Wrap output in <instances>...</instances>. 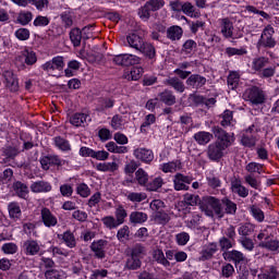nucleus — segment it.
Instances as JSON below:
<instances>
[{
	"label": "nucleus",
	"mask_w": 279,
	"mask_h": 279,
	"mask_svg": "<svg viewBox=\"0 0 279 279\" xmlns=\"http://www.w3.org/2000/svg\"><path fill=\"white\" fill-rule=\"evenodd\" d=\"M1 250L5 254H16L19 252V246L14 242L4 243Z\"/></svg>",
	"instance_id": "58"
},
{
	"label": "nucleus",
	"mask_w": 279,
	"mask_h": 279,
	"mask_svg": "<svg viewBox=\"0 0 279 279\" xmlns=\"http://www.w3.org/2000/svg\"><path fill=\"white\" fill-rule=\"evenodd\" d=\"M182 12L186 14V16H190L191 19H199L202 16V13L199 10L193 5L191 2H184Z\"/></svg>",
	"instance_id": "28"
},
{
	"label": "nucleus",
	"mask_w": 279,
	"mask_h": 279,
	"mask_svg": "<svg viewBox=\"0 0 279 279\" xmlns=\"http://www.w3.org/2000/svg\"><path fill=\"white\" fill-rule=\"evenodd\" d=\"M197 49V43L193 39H187L182 46V52L186 53L187 56L193 53Z\"/></svg>",
	"instance_id": "50"
},
{
	"label": "nucleus",
	"mask_w": 279,
	"mask_h": 279,
	"mask_svg": "<svg viewBox=\"0 0 279 279\" xmlns=\"http://www.w3.org/2000/svg\"><path fill=\"white\" fill-rule=\"evenodd\" d=\"M254 128L255 126L252 125L242 133L241 145H243V147H256V141H258V138L256 137V132H254Z\"/></svg>",
	"instance_id": "6"
},
{
	"label": "nucleus",
	"mask_w": 279,
	"mask_h": 279,
	"mask_svg": "<svg viewBox=\"0 0 279 279\" xmlns=\"http://www.w3.org/2000/svg\"><path fill=\"white\" fill-rule=\"evenodd\" d=\"M241 75L239 72H231L228 76V86L231 90H234L239 86Z\"/></svg>",
	"instance_id": "45"
},
{
	"label": "nucleus",
	"mask_w": 279,
	"mask_h": 279,
	"mask_svg": "<svg viewBox=\"0 0 279 279\" xmlns=\"http://www.w3.org/2000/svg\"><path fill=\"white\" fill-rule=\"evenodd\" d=\"M133 156H135L137 160H142V162L146 163H149L151 160H154V151L147 148H136L133 151Z\"/></svg>",
	"instance_id": "15"
},
{
	"label": "nucleus",
	"mask_w": 279,
	"mask_h": 279,
	"mask_svg": "<svg viewBox=\"0 0 279 279\" xmlns=\"http://www.w3.org/2000/svg\"><path fill=\"white\" fill-rule=\"evenodd\" d=\"M268 64H269V58L258 57L253 59L251 69L256 73H260L265 69V66H267Z\"/></svg>",
	"instance_id": "23"
},
{
	"label": "nucleus",
	"mask_w": 279,
	"mask_h": 279,
	"mask_svg": "<svg viewBox=\"0 0 279 279\" xmlns=\"http://www.w3.org/2000/svg\"><path fill=\"white\" fill-rule=\"evenodd\" d=\"M97 171H101L102 173H114L119 169V165L114 161L112 162H100L96 165Z\"/></svg>",
	"instance_id": "30"
},
{
	"label": "nucleus",
	"mask_w": 279,
	"mask_h": 279,
	"mask_svg": "<svg viewBox=\"0 0 279 279\" xmlns=\"http://www.w3.org/2000/svg\"><path fill=\"white\" fill-rule=\"evenodd\" d=\"M231 191L232 193H235V195H239V197H247L250 195V190L243 185L241 182V179L234 178L231 180Z\"/></svg>",
	"instance_id": "13"
},
{
	"label": "nucleus",
	"mask_w": 279,
	"mask_h": 279,
	"mask_svg": "<svg viewBox=\"0 0 279 279\" xmlns=\"http://www.w3.org/2000/svg\"><path fill=\"white\" fill-rule=\"evenodd\" d=\"M211 132L217 141L208 145L206 154L213 162H219L226 156V149L234 144V134H230L219 126H214Z\"/></svg>",
	"instance_id": "1"
},
{
	"label": "nucleus",
	"mask_w": 279,
	"mask_h": 279,
	"mask_svg": "<svg viewBox=\"0 0 279 279\" xmlns=\"http://www.w3.org/2000/svg\"><path fill=\"white\" fill-rule=\"evenodd\" d=\"M128 125V118L125 116L116 114L111 118L110 126L112 130H125Z\"/></svg>",
	"instance_id": "22"
},
{
	"label": "nucleus",
	"mask_w": 279,
	"mask_h": 279,
	"mask_svg": "<svg viewBox=\"0 0 279 279\" xmlns=\"http://www.w3.org/2000/svg\"><path fill=\"white\" fill-rule=\"evenodd\" d=\"M135 182L140 184V186H147V182H149V174L143 170V168H140L135 172Z\"/></svg>",
	"instance_id": "35"
},
{
	"label": "nucleus",
	"mask_w": 279,
	"mask_h": 279,
	"mask_svg": "<svg viewBox=\"0 0 279 279\" xmlns=\"http://www.w3.org/2000/svg\"><path fill=\"white\" fill-rule=\"evenodd\" d=\"M154 123H156V116L155 114H147L145 117L144 122L141 125V132L143 134L147 133V130H149V128H151V125H154Z\"/></svg>",
	"instance_id": "42"
},
{
	"label": "nucleus",
	"mask_w": 279,
	"mask_h": 279,
	"mask_svg": "<svg viewBox=\"0 0 279 279\" xmlns=\"http://www.w3.org/2000/svg\"><path fill=\"white\" fill-rule=\"evenodd\" d=\"M125 217H128V211L123 207V205H119L116 208V220L122 226V223H125Z\"/></svg>",
	"instance_id": "52"
},
{
	"label": "nucleus",
	"mask_w": 279,
	"mask_h": 279,
	"mask_svg": "<svg viewBox=\"0 0 279 279\" xmlns=\"http://www.w3.org/2000/svg\"><path fill=\"white\" fill-rule=\"evenodd\" d=\"M154 258L157 260V263H159V265H162L163 267H171V263L167 260V257H165V253L162 251H156Z\"/></svg>",
	"instance_id": "54"
},
{
	"label": "nucleus",
	"mask_w": 279,
	"mask_h": 279,
	"mask_svg": "<svg viewBox=\"0 0 279 279\" xmlns=\"http://www.w3.org/2000/svg\"><path fill=\"white\" fill-rule=\"evenodd\" d=\"M221 276L223 278H232V276H234V266H232V264L222 265Z\"/></svg>",
	"instance_id": "60"
},
{
	"label": "nucleus",
	"mask_w": 279,
	"mask_h": 279,
	"mask_svg": "<svg viewBox=\"0 0 279 279\" xmlns=\"http://www.w3.org/2000/svg\"><path fill=\"white\" fill-rule=\"evenodd\" d=\"M194 141L197 145L206 146L213 141V133L206 131H199L193 135Z\"/></svg>",
	"instance_id": "21"
},
{
	"label": "nucleus",
	"mask_w": 279,
	"mask_h": 279,
	"mask_svg": "<svg viewBox=\"0 0 279 279\" xmlns=\"http://www.w3.org/2000/svg\"><path fill=\"white\" fill-rule=\"evenodd\" d=\"M125 197L133 204H141V202L147 199V194L145 192H126Z\"/></svg>",
	"instance_id": "29"
},
{
	"label": "nucleus",
	"mask_w": 279,
	"mask_h": 279,
	"mask_svg": "<svg viewBox=\"0 0 279 279\" xmlns=\"http://www.w3.org/2000/svg\"><path fill=\"white\" fill-rule=\"evenodd\" d=\"M207 204L208 205H201L202 213H205L207 217H214V215H216L221 219L223 215H236V203L229 198L219 201L215 197H209Z\"/></svg>",
	"instance_id": "2"
},
{
	"label": "nucleus",
	"mask_w": 279,
	"mask_h": 279,
	"mask_svg": "<svg viewBox=\"0 0 279 279\" xmlns=\"http://www.w3.org/2000/svg\"><path fill=\"white\" fill-rule=\"evenodd\" d=\"M151 12L154 11L146 2L145 5L138 10V16L140 19H142V21H149V16H151Z\"/></svg>",
	"instance_id": "55"
},
{
	"label": "nucleus",
	"mask_w": 279,
	"mask_h": 279,
	"mask_svg": "<svg viewBox=\"0 0 279 279\" xmlns=\"http://www.w3.org/2000/svg\"><path fill=\"white\" fill-rule=\"evenodd\" d=\"M88 121H90V116L87 113H74L70 118V123L74 128H85V125H88Z\"/></svg>",
	"instance_id": "14"
},
{
	"label": "nucleus",
	"mask_w": 279,
	"mask_h": 279,
	"mask_svg": "<svg viewBox=\"0 0 279 279\" xmlns=\"http://www.w3.org/2000/svg\"><path fill=\"white\" fill-rule=\"evenodd\" d=\"M141 53H144L148 60H151L153 62L156 60V48L151 44H143Z\"/></svg>",
	"instance_id": "36"
},
{
	"label": "nucleus",
	"mask_w": 279,
	"mask_h": 279,
	"mask_svg": "<svg viewBox=\"0 0 279 279\" xmlns=\"http://www.w3.org/2000/svg\"><path fill=\"white\" fill-rule=\"evenodd\" d=\"M244 99H247L251 104L258 106L259 104L265 102V94H263V90L258 87H251L245 90Z\"/></svg>",
	"instance_id": "5"
},
{
	"label": "nucleus",
	"mask_w": 279,
	"mask_h": 279,
	"mask_svg": "<svg viewBox=\"0 0 279 279\" xmlns=\"http://www.w3.org/2000/svg\"><path fill=\"white\" fill-rule=\"evenodd\" d=\"M126 43L129 47L132 49H135L136 51H143V45L145 41H143V38L136 34H131L126 37Z\"/></svg>",
	"instance_id": "19"
},
{
	"label": "nucleus",
	"mask_w": 279,
	"mask_h": 279,
	"mask_svg": "<svg viewBox=\"0 0 279 279\" xmlns=\"http://www.w3.org/2000/svg\"><path fill=\"white\" fill-rule=\"evenodd\" d=\"M23 250L26 256H36L40 252V244L36 240H26Z\"/></svg>",
	"instance_id": "16"
},
{
	"label": "nucleus",
	"mask_w": 279,
	"mask_h": 279,
	"mask_svg": "<svg viewBox=\"0 0 279 279\" xmlns=\"http://www.w3.org/2000/svg\"><path fill=\"white\" fill-rule=\"evenodd\" d=\"M183 34H184V31L182 29V27L178 25L170 26L167 29V38H169V40H180Z\"/></svg>",
	"instance_id": "31"
},
{
	"label": "nucleus",
	"mask_w": 279,
	"mask_h": 279,
	"mask_svg": "<svg viewBox=\"0 0 279 279\" xmlns=\"http://www.w3.org/2000/svg\"><path fill=\"white\" fill-rule=\"evenodd\" d=\"M59 241H62L66 247H70V250H73V247L77 246V240L75 239V234L71 231H65L61 234H58Z\"/></svg>",
	"instance_id": "18"
},
{
	"label": "nucleus",
	"mask_w": 279,
	"mask_h": 279,
	"mask_svg": "<svg viewBox=\"0 0 279 279\" xmlns=\"http://www.w3.org/2000/svg\"><path fill=\"white\" fill-rule=\"evenodd\" d=\"M178 245H186L191 241V235L187 232H181L175 235Z\"/></svg>",
	"instance_id": "64"
},
{
	"label": "nucleus",
	"mask_w": 279,
	"mask_h": 279,
	"mask_svg": "<svg viewBox=\"0 0 279 279\" xmlns=\"http://www.w3.org/2000/svg\"><path fill=\"white\" fill-rule=\"evenodd\" d=\"M160 169L163 171V173H175V171H180V169H182V161L174 160L162 163L160 165Z\"/></svg>",
	"instance_id": "26"
},
{
	"label": "nucleus",
	"mask_w": 279,
	"mask_h": 279,
	"mask_svg": "<svg viewBox=\"0 0 279 279\" xmlns=\"http://www.w3.org/2000/svg\"><path fill=\"white\" fill-rule=\"evenodd\" d=\"M274 34H276L274 26L267 25L260 35V38L257 43V47L274 49V47H276V39H274Z\"/></svg>",
	"instance_id": "3"
},
{
	"label": "nucleus",
	"mask_w": 279,
	"mask_h": 279,
	"mask_svg": "<svg viewBox=\"0 0 279 279\" xmlns=\"http://www.w3.org/2000/svg\"><path fill=\"white\" fill-rule=\"evenodd\" d=\"M223 258L225 260H232L235 265H239V263H243V260H245V255L240 251L233 250L223 253Z\"/></svg>",
	"instance_id": "24"
},
{
	"label": "nucleus",
	"mask_w": 279,
	"mask_h": 279,
	"mask_svg": "<svg viewBox=\"0 0 279 279\" xmlns=\"http://www.w3.org/2000/svg\"><path fill=\"white\" fill-rule=\"evenodd\" d=\"M76 193L81 197H88L90 195V187L86 183H81L76 186Z\"/></svg>",
	"instance_id": "61"
},
{
	"label": "nucleus",
	"mask_w": 279,
	"mask_h": 279,
	"mask_svg": "<svg viewBox=\"0 0 279 279\" xmlns=\"http://www.w3.org/2000/svg\"><path fill=\"white\" fill-rule=\"evenodd\" d=\"M51 183L46 181H37L31 185L32 193H49L51 192Z\"/></svg>",
	"instance_id": "20"
},
{
	"label": "nucleus",
	"mask_w": 279,
	"mask_h": 279,
	"mask_svg": "<svg viewBox=\"0 0 279 279\" xmlns=\"http://www.w3.org/2000/svg\"><path fill=\"white\" fill-rule=\"evenodd\" d=\"M125 267H126V269H132V270L141 269V258L134 257L131 255L126 259Z\"/></svg>",
	"instance_id": "51"
},
{
	"label": "nucleus",
	"mask_w": 279,
	"mask_h": 279,
	"mask_svg": "<svg viewBox=\"0 0 279 279\" xmlns=\"http://www.w3.org/2000/svg\"><path fill=\"white\" fill-rule=\"evenodd\" d=\"M141 59L136 54H124V66H133L134 64H140Z\"/></svg>",
	"instance_id": "56"
},
{
	"label": "nucleus",
	"mask_w": 279,
	"mask_h": 279,
	"mask_svg": "<svg viewBox=\"0 0 279 279\" xmlns=\"http://www.w3.org/2000/svg\"><path fill=\"white\" fill-rule=\"evenodd\" d=\"M108 246V241L98 240L94 241L90 245L92 252H94V256L99 259L106 258V247Z\"/></svg>",
	"instance_id": "11"
},
{
	"label": "nucleus",
	"mask_w": 279,
	"mask_h": 279,
	"mask_svg": "<svg viewBox=\"0 0 279 279\" xmlns=\"http://www.w3.org/2000/svg\"><path fill=\"white\" fill-rule=\"evenodd\" d=\"M278 276H279V272L275 266H269L268 268H266L263 275L264 279H276L278 278Z\"/></svg>",
	"instance_id": "62"
},
{
	"label": "nucleus",
	"mask_w": 279,
	"mask_h": 279,
	"mask_svg": "<svg viewBox=\"0 0 279 279\" xmlns=\"http://www.w3.org/2000/svg\"><path fill=\"white\" fill-rule=\"evenodd\" d=\"M162 184H165V180H162L160 177H157L146 185V189L147 191H158V189H162Z\"/></svg>",
	"instance_id": "53"
},
{
	"label": "nucleus",
	"mask_w": 279,
	"mask_h": 279,
	"mask_svg": "<svg viewBox=\"0 0 279 279\" xmlns=\"http://www.w3.org/2000/svg\"><path fill=\"white\" fill-rule=\"evenodd\" d=\"M41 221L46 228H56L58 226V217H56L49 208L41 209Z\"/></svg>",
	"instance_id": "12"
},
{
	"label": "nucleus",
	"mask_w": 279,
	"mask_h": 279,
	"mask_svg": "<svg viewBox=\"0 0 279 279\" xmlns=\"http://www.w3.org/2000/svg\"><path fill=\"white\" fill-rule=\"evenodd\" d=\"M13 190L22 199H27V195H29V189L24 183L21 181L15 182L13 184Z\"/></svg>",
	"instance_id": "33"
},
{
	"label": "nucleus",
	"mask_w": 279,
	"mask_h": 279,
	"mask_svg": "<svg viewBox=\"0 0 279 279\" xmlns=\"http://www.w3.org/2000/svg\"><path fill=\"white\" fill-rule=\"evenodd\" d=\"M53 144L60 151H71V143L62 136L53 137Z\"/></svg>",
	"instance_id": "32"
},
{
	"label": "nucleus",
	"mask_w": 279,
	"mask_h": 279,
	"mask_svg": "<svg viewBox=\"0 0 279 279\" xmlns=\"http://www.w3.org/2000/svg\"><path fill=\"white\" fill-rule=\"evenodd\" d=\"M3 77H4V85L5 88H8V90H10V93H19V76H16V74H14V72L12 71H5L3 73Z\"/></svg>",
	"instance_id": "7"
},
{
	"label": "nucleus",
	"mask_w": 279,
	"mask_h": 279,
	"mask_svg": "<svg viewBox=\"0 0 279 279\" xmlns=\"http://www.w3.org/2000/svg\"><path fill=\"white\" fill-rule=\"evenodd\" d=\"M187 86H191L192 88H202L206 84V77L199 75V74H192L186 80Z\"/></svg>",
	"instance_id": "25"
},
{
	"label": "nucleus",
	"mask_w": 279,
	"mask_h": 279,
	"mask_svg": "<svg viewBox=\"0 0 279 279\" xmlns=\"http://www.w3.org/2000/svg\"><path fill=\"white\" fill-rule=\"evenodd\" d=\"M217 254V244L209 243L203 246L198 260H210Z\"/></svg>",
	"instance_id": "17"
},
{
	"label": "nucleus",
	"mask_w": 279,
	"mask_h": 279,
	"mask_svg": "<svg viewBox=\"0 0 279 279\" xmlns=\"http://www.w3.org/2000/svg\"><path fill=\"white\" fill-rule=\"evenodd\" d=\"M153 219L155 223H158L159 226H167V223H169L171 218L169 217V214L162 210V211L153 213Z\"/></svg>",
	"instance_id": "37"
},
{
	"label": "nucleus",
	"mask_w": 279,
	"mask_h": 279,
	"mask_svg": "<svg viewBox=\"0 0 279 279\" xmlns=\"http://www.w3.org/2000/svg\"><path fill=\"white\" fill-rule=\"evenodd\" d=\"M70 39L74 47H80L82 45V31L80 28H73L70 32Z\"/></svg>",
	"instance_id": "39"
},
{
	"label": "nucleus",
	"mask_w": 279,
	"mask_h": 279,
	"mask_svg": "<svg viewBox=\"0 0 279 279\" xmlns=\"http://www.w3.org/2000/svg\"><path fill=\"white\" fill-rule=\"evenodd\" d=\"M201 202L199 195L186 193L183 196V203L186 204V206H197Z\"/></svg>",
	"instance_id": "40"
},
{
	"label": "nucleus",
	"mask_w": 279,
	"mask_h": 279,
	"mask_svg": "<svg viewBox=\"0 0 279 279\" xmlns=\"http://www.w3.org/2000/svg\"><path fill=\"white\" fill-rule=\"evenodd\" d=\"M235 123L236 121L234 120L231 110H225L223 113L220 116V125H222V128L234 126Z\"/></svg>",
	"instance_id": "27"
},
{
	"label": "nucleus",
	"mask_w": 279,
	"mask_h": 279,
	"mask_svg": "<svg viewBox=\"0 0 279 279\" xmlns=\"http://www.w3.org/2000/svg\"><path fill=\"white\" fill-rule=\"evenodd\" d=\"M64 271L58 269H48L45 271L46 279H62Z\"/></svg>",
	"instance_id": "57"
},
{
	"label": "nucleus",
	"mask_w": 279,
	"mask_h": 279,
	"mask_svg": "<svg viewBox=\"0 0 279 279\" xmlns=\"http://www.w3.org/2000/svg\"><path fill=\"white\" fill-rule=\"evenodd\" d=\"M180 122H181V125H189V126H185L184 129L185 133L191 132L195 128V124L193 123V118L190 114L181 116Z\"/></svg>",
	"instance_id": "44"
},
{
	"label": "nucleus",
	"mask_w": 279,
	"mask_h": 279,
	"mask_svg": "<svg viewBox=\"0 0 279 279\" xmlns=\"http://www.w3.org/2000/svg\"><path fill=\"white\" fill-rule=\"evenodd\" d=\"M167 83L169 84V86H172V88H174V90H177L178 93H184V83L182 81H180V78L178 77H170Z\"/></svg>",
	"instance_id": "47"
},
{
	"label": "nucleus",
	"mask_w": 279,
	"mask_h": 279,
	"mask_svg": "<svg viewBox=\"0 0 279 279\" xmlns=\"http://www.w3.org/2000/svg\"><path fill=\"white\" fill-rule=\"evenodd\" d=\"M160 101L166 104L167 106H173L175 104V97L173 93L166 90L159 95Z\"/></svg>",
	"instance_id": "48"
},
{
	"label": "nucleus",
	"mask_w": 279,
	"mask_h": 279,
	"mask_svg": "<svg viewBox=\"0 0 279 279\" xmlns=\"http://www.w3.org/2000/svg\"><path fill=\"white\" fill-rule=\"evenodd\" d=\"M193 182V179L182 173H177L173 179L174 189L177 191H189V185Z\"/></svg>",
	"instance_id": "9"
},
{
	"label": "nucleus",
	"mask_w": 279,
	"mask_h": 279,
	"mask_svg": "<svg viewBox=\"0 0 279 279\" xmlns=\"http://www.w3.org/2000/svg\"><path fill=\"white\" fill-rule=\"evenodd\" d=\"M245 169H246V171H248V173H262L263 165L253 161V162H250Z\"/></svg>",
	"instance_id": "63"
},
{
	"label": "nucleus",
	"mask_w": 279,
	"mask_h": 279,
	"mask_svg": "<svg viewBox=\"0 0 279 279\" xmlns=\"http://www.w3.org/2000/svg\"><path fill=\"white\" fill-rule=\"evenodd\" d=\"M272 228L271 227H267L266 229L262 230L258 234H257V240L260 241V243H263V241H269V239L274 238V234L271 233Z\"/></svg>",
	"instance_id": "59"
},
{
	"label": "nucleus",
	"mask_w": 279,
	"mask_h": 279,
	"mask_svg": "<svg viewBox=\"0 0 279 279\" xmlns=\"http://www.w3.org/2000/svg\"><path fill=\"white\" fill-rule=\"evenodd\" d=\"M148 218L149 217L147 216V214L143 211H132L130 214L131 223H137L140 226H142V223H145V221H147Z\"/></svg>",
	"instance_id": "34"
},
{
	"label": "nucleus",
	"mask_w": 279,
	"mask_h": 279,
	"mask_svg": "<svg viewBox=\"0 0 279 279\" xmlns=\"http://www.w3.org/2000/svg\"><path fill=\"white\" fill-rule=\"evenodd\" d=\"M8 210L11 219H19L21 217V206H19V203H10Z\"/></svg>",
	"instance_id": "49"
},
{
	"label": "nucleus",
	"mask_w": 279,
	"mask_h": 279,
	"mask_svg": "<svg viewBox=\"0 0 279 279\" xmlns=\"http://www.w3.org/2000/svg\"><path fill=\"white\" fill-rule=\"evenodd\" d=\"M219 27H220V34H222L223 38H239L234 37V24L230 19L225 17L218 20Z\"/></svg>",
	"instance_id": "8"
},
{
	"label": "nucleus",
	"mask_w": 279,
	"mask_h": 279,
	"mask_svg": "<svg viewBox=\"0 0 279 279\" xmlns=\"http://www.w3.org/2000/svg\"><path fill=\"white\" fill-rule=\"evenodd\" d=\"M105 228H108L109 230H114L121 226L116 217L112 216H106L101 219Z\"/></svg>",
	"instance_id": "43"
},
{
	"label": "nucleus",
	"mask_w": 279,
	"mask_h": 279,
	"mask_svg": "<svg viewBox=\"0 0 279 279\" xmlns=\"http://www.w3.org/2000/svg\"><path fill=\"white\" fill-rule=\"evenodd\" d=\"M144 70L143 68H133L130 73L125 74V80H131L133 82H136L143 77Z\"/></svg>",
	"instance_id": "41"
},
{
	"label": "nucleus",
	"mask_w": 279,
	"mask_h": 279,
	"mask_svg": "<svg viewBox=\"0 0 279 279\" xmlns=\"http://www.w3.org/2000/svg\"><path fill=\"white\" fill-rule=\"evenodd\" d=\"M16 64H21L22 66H32L38 62V57L32 48H24L20 54L15 58Z\"/></svg>",
	"instance_id": "4"
},
{
	"label": "nucleus",
	"mask_w": 279,
	"mask_h": 279,
	"mask_svg": "<svg viewBox=\"0 0 279 279\" xmlns=\"http://www.w3.org/2000/svg\"><path fill=\"white\" fill-rule=\"evenodd\" d=\"M41 69L44 71H48L49 73H51V71H62L64 69V58L54 57L52 60L44 63Z\"/></svg>",
	"instance_id": "10"
},
{
	"label": "nucleus",
	"mask_w": 279,
	"mask_h": 279,
	"mask_svg": "<svg viewBox=\"0 0 279 279\" xmlns=\"http://www.w3.org/2000/svg\"><path fill=\"white\" fill-rule=\"evenodd\" d=\"M259 246L264 250H268V252H279V241L278 240H267L262 241Z\"/></svg>",
	"instance_id": "38"
},
{
	"label": "nucleus",
	"mask_w": 279,
	"mask_h": 279,
	"mask_svg": "<svg viewBox=\"0 0 279 279\" xmlns=\"http://www.w3.org/2000/svg\"><path fill=\"white\" fill-rule=\"evenodd\" d=\"M225 53L226 56H228V58H232V56H246L247 49H245L244 47L242 48L227 47L225 49Z\"/></svg>",
	"instance_id": "46"
}]
</instances>
